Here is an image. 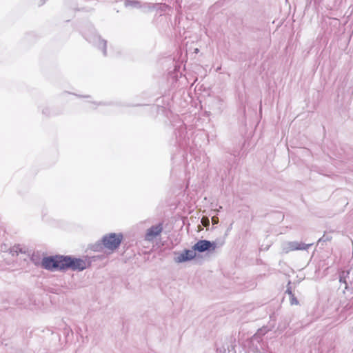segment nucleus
Segmentation results:
<instances>
[{
	"label": "nucleus",
	"instance_id": "obj_9",
	"mask_svg": "<svg viewBox=\"0 0 353 353\" xmlns=\"http://www.w3.org/2000/svg\"><path fill=\"white\" fill-rule=\"evenodd\" d=\"M126 7L140 8L141 2L137 0H128L125 3Z\"/></svg>",
	"mask_w": 353,
	"mask_h": 353
},
{
	"label": "nucleus",
	"instance_id": "obj_2",
	"mask_svg": "<svg viewBox=\"0 0 353 353\" xmlns=\"http://www.w3.org/2000/svg\"><path fill=\"white\" fill-rule=\"evenodd\" d=\"M65 256H54L45 257L41 261V265L43 268L54 271L65 270Z\"/></svg>",
	"mask_w": 353,
	"mask_h": 353
},
{
	"label": "nucleus",
	"instance_id": "obj_7",
	"mask_svg": "<svg viewBox=\"0 0 353 353\" xmlns=\"http://www.w3.org/2000/svg\"><path fill=\"white\" fill-rule=\"evenodd\" d=\"M196 256V252L194 249L190 250H185L183 252H181L175 259L177 263H182L187 261H190L194 259Z\"/></svg>",
	"mask_w": 353,
	"mask_h": 353
},
{
	"label": "nucleus",
	"instance_id": "obj_10",
	"mask_svg": "<svg viewBox=\"0 0 353 353\" xmlns=\"http://www.w3.org/2000/svg\"><path fill=\"white\" fill-rule=\"evenodd\" d=\"M287 292L290 296L291 305H298L299 301H298L297 299L295 297V296L292 294V292L290 290H288Z\"/></svg>",
	"mask_w": 353,
	"mask_h": 353
},
{
	"label": "nucleus",
	"instance_id": "obj_3",
	"mask_svg": "<svg viewBox=\"0 0 353 353\" xmlns=\"http://www.w3.org/2000/svg\"><path fill=\"white\" fill-rule=\"evenodd\" d=\"M65 270L70 268L72 270L81 271L90 265L89 260L72 258L70 256H65Z\"/></svg>",
	"mask_w": 353,
	"mask_h": 353
},
{
	"label": "nucleus",
	"instance_id": "obj_5",
	"mask_svg": "<svg viewBox=\"0 0 353 353\" xmlns=\"http://www.w3.org/2000/svg\"><path fill=\"white\" fill-rule=\"evenodd\" d=\"M216 244L208 240H199L192 247V249L199 252H203L207 250L214 251L216 249Z\"/></svg>",
	"mask_w": 353,
	"mask_h": 353
},
{
	"label": "nucleus",
	"instance_id": "obj_4",
	"mask_svg": "<svg viewBox=\"0 0 353 353\" xmlns=\"http://www.w3.org/2000/svg\"><path fill=\"white\" fill-rule=\"evenodd\" d=\"M122 239V234L110 233L103 237L102 243L105 248L112 252L119 246Z\"/></svg>",
	"mask_w": 353,
	"mask_h": 353
},
{
	"label": "nucleus",
	"instance_id": "obj_11",
	"mask_svg": "<svg viewBox=\"0 0 353 353\" xmlns=\"http://www.w3.org/2000/svg\"><path fill=\"white\" fill-rule=\"evenodd\" d=\"M94 103L96 104V106L94 107V108H97L101 106L103 107V106H105V105H106L105 103H102V102H99V103L94 102Z\"/></svg>",
	"mask_w": 353,
	"mask_h": 353
},
{
	"label": "nucleus",
	"instance_id": "obj_6",
	"mask_svg": "<svg viewBox=\"0 0 353 353\" xmlns=\"http://www.w3.org/2000/svg\"><path fill=\"white\" fill-rule=\"evenodd\" d=\"M163 231V225L162 223H159L156 225H153L149 229H148L145 233V240L152 241L157 236L161 234Z\"/></svg>",
	"mask_w": 353,
	"mask_h": 353
},
{
	"label": "nucleus",
	"instance_id": "obj_8",
	"mask_svg": "<svg viewBox=\"0 0 353 353\" xmlns=\"http://www.w3.org/2000/svg\"><path fill=\"white\" fill-rule=\"evenodd\" d=\"M312 244H305L301 242H290L288 245V251H296V250H307Z\"/></svg>",
	"mask_w": 353,
	"mask_h": 353
},
{
	"label": "nucleus",
	"instance_id": "obj_1",
	"mask_svg": "<svg viewBox=\"0 0 353 353\" xmlns=\"http://www.w3.org/2000/svg\"><path fill=\"white\" fill-rule=\"evenodd\" d=\"M83 36L85 39L97 46L99 49L102 50L103 54L106 56V45L107 41L103 39L99 34H97L95 29L92 28L83 32Z\"/></svg>",
	"mask_w": 353,
	"mask_h": 353
}]
</instances>
